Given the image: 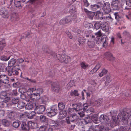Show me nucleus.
Masks as SVG:
<instances>
[{
  "label": "nucleus",
  "mask_w": 131,
  "mask_h": 131,
  "mask_svg": "<svg viewBox=\"0 0 131 131\" xmlns=\"http://www.w3.org/2000/svg\"><path fill=\"white\" fill-rule=\"evenodd\" d=\"M76 112L74 108H69L68 110V113L71 116L66 117V120L68 124H69V128L70 129H73L75 126V124L79 125L83 124V121L80 119L75 113Z\"/></svg>",
  "instance_id": "f257e3e1"
},
{
  "label": "nucleus",
  "mask_w": 131,
  "mask_h": 131,
  "mask_svg": "<svg viewBox=\"0 0 131 131\" xmlns=\"http://www.w3.org/2000/svg\"><path fill=\"white\" fill-rule=\"evenodd\" d=\"M66 34L68 35V37L70 39H72V38L73 36L71 32H69V31H66Z\"/></svg>",
  "instance_id": "864d4df0"
},
{
  "label": "nucleus",
  "mask_w": 131,
  "mask_h": 131,
  "mask_svg": "<svg viewBox=\"0 0 131 131\" xmlns=\"http://www.w3.org/2000/svg\"><path fill=\"white\" fill-rule=\"evenodd\" d=\"M126 2V5L129 7L131 6V0H124Z\"/></svg>",
  "instance_id": "5fc2aeb1"
},
{
  "label": "nucleus",
  "mask_w": 131,
  "mask_h": 131,
  "mask_svg": "<svg viewBox=\"0 0 131 131\" xmlns=\"http://www.w3.org/2000/svg\"><path fill=\"white\" fill-rule=\"evenodd\" d=\"M8 116L9 118L12 119H15L17 117V113L14 111H12L9 113Z\"/></svg>",
  "instance_id": "aec40b11"
},
{
  "label": "nucleus",
  "mask_w": 131,
  "mask_h": 131,
  "mask_svg": "<svg viewBox=\"0 0 131 131\" xmlns=\"http://www.w3.org/2000/svg\"><path fill=\"white\" fill-rule=\"evenodd\" d=\"M99 119L100 121L104 124H109V119L107 116L102 115L100 116Z\"/></svg>",
  "instance_id": "6e6552de"
},
{
  "label": "nucleus",
  "mask_w": 131,
  "mask_h": 131,
  "mask_svg": "<svg viewBox=\"0 0 131 131\" xmlns=\"http://www.w3.org/2000/svg\"><path fill=\"white\" fill-rule=\"evenodd\" d=\"M70 95L72 96H78L79 95V94L77 90H71L70 92Z\"/></svg>",
  "instance_id": "c85d7f7f"
},
{
  "label": "nucleus",
  "mask_w": 131,
  "mask_h": 131,
  "mask_svg": "<svg viewBox=\"0 0 131 131\" xmlns=\"http://www.w3.org/2000/svg\"><path fill=\"white\" fill-rule=\"evenodd\" d=\"M27 124L29 126V127L31 129H34L38 127L37 124L36 123L32 122L31 121L28 122Z\"/></svg>",
  "instance_id": "412c9836"
},
{
  "label": "nucleus",
  "mask_w": 131,
  "mask_h": 131,
  "mask_svg": "<svg viewBox=\"0 0 131 131\" xmlns=\"http://www.w3.org/2000/svg\"><path fill=\"white\" fill-rule=\"evenodd\" d=\"M25 79L31 83H36V80L34 79H30L28 78H25Z\"/></svg>",
  "instance_id": "4d7b16f0"
},
{
  "label": "nucleus",
  "mask_w": 131,
  "mask_h": 131,
  "mask_svg": "<svg viewBox=\"0 0 131 131\" xmlns=\"http://www.w3.org/2000/svg\"><path fill=\"white\" fill-rule=\"evenodd\" d=\"M13 0H6V3L7 5V7L9 8V6L12 3Z\"/></svg>",
  "instance_id": "09e8293b"
},
{
  "label": "nucleus",
  "mask_w": 131,
  "mask_h": 131,
  "mask_svg": "<svg viewBox=\"0 0 131 131\" xmlns=\"http://www.w3.org/2000/svg\"><path fill=\"white\" fill-rule=\"evenodd\" d=\"M36 90L35 88H29L27 91V93L28 95H32V93L33 91Z\"/></svg>",
  "instance_id": "7c9ffc66"
},
{
  "label": "nucleus",
  "mask_w": 131,
  "mask_h": 131,
  "mask_svg": "<svg viewBox=\"0 0 131 131\" xmlns=\"http://www.w3.org/2000/svg\"><path fill=\"white\" fill-rule=\"evenodd\" d=\"M50 122L52 123V126L54 127L55 128H56V127H58L59 125V123L57 121H54L53 120H51Z\"/></svg>",
  "instance_id": "f704fd0d"
},
{
  "label": "nucleus",
  "mask_w": 131,
  "mask_h": 131,
  "mask_svg": "<svg viewBox=\"0 0 131 131\" xmlns=\"http://www.w3.org/2000/svg\"><path fill=\"white\" fill-rule=\"evenodd\" d=\"M0 14L4 18H8L9 16L7 9L4 7L0 8Z\"/></svg>",
  "instance_id": "423d86ee"
},
{
  "label": "nucleus",
  "mask_w": 131,
  "mask_h": 131,
  "mask_svg": "<svg viewBox=\"0 0 131 131\" xmlns=\"http://www.w3.org/2000/svg\"><path fill=\"white\" fill-rule=\"evenodd\" d=\"M4 101L5 102V104H6V103L7 102H8L10 99V97L8 96H7L6 97H5V98H4L3 99Z\"/></svg>",
  "instance_id": "052dcab7"
},
{
  "label": "nucleus",
  "mask_w": 131,
  "mask_h": 131,
  "mask_svg": "<svg viewBox=\"0 0 131 131\" xmlns=\"http://www.w3.org/2000/svg\"><path fill=\"white\" fill-rule=\"evenodd\" d=\"M2 124L5 126H8L9 125L8 121L6 119H3L2 120Z\"/></svg>",
  "instance_id": "c9c22d12"
},
{
  "label": "nucleus",
  "mask_w": 131,
  "mask_h": 131,
  "mask_svg": "<svg viewBox=\"0 0 131 131\" xmlns=\"http://www.w3.org/2000/svg\"><path fill=\"white\" fill-rule=\"evenodd\" d=\"M45 110V108L44 106H38L36 107L35 109V112L36 114H42Z\"/></svg>",
  "instance_id": "9d476101"
},
{
  "label": "nucleus",
  "mask_w": 131,
  "mask_h": 131,
  "mask_svg": "<svg viewBox=\"0 0 131 131\" xmlns=\"http://www.w3.org/2000/svg\"><path fill=\"white\" fill-rule=\"evenodd\" d=\"M34 107V105L32 103H28L25 106L26 109L28 110H32Z\"/></svg>",
  "instance_id": "cd10ccee"
},
{
  "label": "nucleus",
  "mask_w": 131,
  "mask_h": 131,
  "mask_svg": "<svg viewBox=\"0 0 131 131\" xmlns=\"http://www.w3.org/2000/svg\"><path fill=\"white\" fill-rule=\"evenodd\" d=\"M91 35V34H89L86 35V36H85L87 38H89V39H88V47L90 48H94L95 47V41L96 42L97 44L99 43V42L95 39L94 36Z\"/></svg>",
  "instance_id": "20e7f679"
},
{
  "label": "nucleus",
  "mask_w": 131,
  "mask_h": 131,
  "mask_svg": "<svg viewBox=\"0 0 131 131\" xmlns=\"http://www.w3.org/2000/svg\"><path fill=\"white\" fill-rule=\"evenodd\" d=\"M51 89L54 92H58L60 89V86L56 82H54L51 84Z\"/></svg>",
  "instance_id": "f8f14e48"
},
{
  "label": "nucleus",
  "mask_w": 131,
  "mask_h": 131,
  "mask_svg": "<svg viewBox=\"0 0 131 131\" xmlns=\"http://www.w3.org/2000/svg\"><path fill=\"white\" fill-rule=\"evenodd\" d=\"M21 128L23 131H29V127L28 124L23 122L21 125Z\"/></svg>",
  "instance_id": "4be33fe9"
},
{
  "label": "nucleus",
  "mask_w": 131,
  "mask_h": 131,
  "mask_svg": "<svg viewBox=\"0 0 131 131\" xmlns=\"http://www.w3.org/2000/svg\"><path fill=\"white\" fill-rule=\"evenodd\" d=\"M94 68L92 70H91L90 72V74H93L94 73L97 71Z\"/></svg>",
  "instance_id": "69168bd1"
},
{
  "label": "nucleus",
  "mask_w": 131,
  "mask_h": 131,
  "mask_svg": "<svg viewBox=\"0 0 131 131\" xmlns=\"http://www.w3.org/2000/svg\"><path fill=\"white\" fill-rule=\"evenodd\" d=\"M57 110L53 108H48L47 110V114L49 117H52L56 115L57 113Z\"/></svg>",
  "instance_id": "0eeeda50"
},
{
  "label": "nucleus",
  "mask_w": 131,
  "mask_h": 131,
  "mask_svg": "<svg viewBox=\"0 0 131 131\" xmlns=\"http://www.w3.org/2000/svg\"><path fill=\"white\" fill-rule=\"evenodd\" d=\"M103 10L104 13L106 14H108L111 11L110 5L108 3H105Z\"/></svg>",
  "instance_id": "9b49d317"
},
{
  "label": "nucleus",
  "mask_w": 131,
  "mask_h": 131,
  "mask_svg": "<svg viewBox=\"0 0 131 131\" xmlns=\"http://www.w3.org/2000/svg\"><path fill=\"white\" fill-rule=\"evenodd\" d=\"M72 106L74 108L76 112L81 111L83 109V105L81 103L73 104H72Z\"/></svg>",
  "instance_id": "ddd939ff"
},
{
  "label": "nucleus",
  "mask_w": 131,
  "mask_h": 131,
  "mask_svg": "<svg viewBox=\"0 0 131 131\" xmlns=\"http://www.w3.org/2000/svg\"><path fill=\"white\" fill-rule=\"evenodd\" d=\"M40 94L38 92H37L33 93L32 95L34 97V99H35V97L36 99H39L40 98Z\"/></svg>",
  "instance_id": "37998d69"
},
{
  "label": "nucleus",
  "mask_w": 131,
  "mask_h": 131,
  "mask_svg": "<svg viewBox=\"0 0 131 131\" xmlns=\"http://www.w3.org/2000/svg\"><path fill=\"white\" fill-rule=\"evenodd\" d=\"M121 5V2L118 0L113 1L111 4V6L113 9L114 10H118L119 6Z\"/></svg>",
  "instance_id": "1a4fd4ad"
},
{
  "label": "nucleus",
  "mask_w": 131,
  "mask_h": 131,
  "mask_svg": "<svg viewBox=\"0 0 131 131\" xmlns=\"http://www.w3.org/2000/svg\"><path fill=\"white\" fill-rule=\"evenodd\" d=\"M43 91V89L41 88H38L37 90V92H38L40 94H42V93Z\"/></svg>",
  "instance_id": "338daca9"
},
{
  "label": "nucleus",
  "mask_w": 131,
  "mask_h": 131,
  "mask_svg": "<svg viewBox=\"0 0 131 131\" xmlns=\"http://www.w3.org/2000/svg\"><path fill=\"white\" fill-rule=\"evenodd\" d=\"M83 2L84 3V5L86 7H88L90 5L87 0H83Z\"/></svg>",
  "instance_id": "13d9d810"
},
{
  "label": "nucleus",
  "mask_w": 131,
  "mask_h": 131,
  "mask_svg": "<svg viewBox=\"0 0 131 131\" xmlns=\"http://www.w3.org/2000/svg\"><path fill=\"white\" fill-rule=\"evenodd\" d=\"M106 81L108 83H110L111 81L110 76V75H107L106 76Z\"/></svg>",
  "instance_id": "680f3d73"
},
{
  "label": "nucleus",
  "mask_w": 131,
  "mask_h": 131,
  "mask_svg": "<svg viewBox=\"0 0 131 131\" xmlns=\"http://www.w3.org/2000/svg\"><path fill=\"white\" fill-rule=\"evenodd\" d=\"M99 7V6L96 4L91 5L90 6V9L93 11H95Z\"/></svg>",
  "instance_id": "c756f323"
},
{
  "label": "nucleus",
  "mask_w": 131,
  "mask_h": 131,
  "mask_svg": "<svg viewBox=\"0 0 131 131\" xmlns=\"http://www.w3.org/2000/svg\"><path fill=\"white\" fill-rule=\"evenodd\" d=\"M15 4L16 7H19L21 6V2L20 1H18Z\"/></svg>",
  "instance_id": "774afa93"
},
{
  "label": "nucleus",
  "mask_w": 131,
  "mask_h": 131,
  "mask_svg": "<svg viewBox=\"0 0 131 131\" xmlns=\"http://www.w3.org/2000/svg\"><path fill=\"white\" fill-rule=\"evenodd\" d=\"M129 128L127 126H121L119 129V131H126L129 130Z\"/></svg>",
  "instance_id": "473e14b6"
},
{
  "label": "nucleus",
  "mask_w": 131,
  "mask_h": 131,
  "mask_svg": "<svg viewBox=\"0 0 131 131\" xmlns=\"http://www.w3.org/2000/svg\"><path fill=\"white\" fill-rule=\"evenodd\" d=\"M83 110L84 111H85L88 107V104L86 103L84 104L83 105Z\"/></svg>",
  "instance_id": "bf43d9fd"
},
{
  "label": "nucleus",
  "mask_w": 131,
  "mask_h": 131,
  "mask_svg": "<svg viewBox=\"0 0 131 131\" xmlns=\"http://www.w3.org/2000/svg\"><path fill=\"white\" fill-rule=\"evenodd\" d=\"M47 127L46 125L41 126L39 128L40 131H45Z\"/></svg>",
  "instance_id": "6e6d98bb"
},
{
  "label": "nucleus",
  "mask_w": 131,
  "mask_h": 131,
  "mask_svg": "<svg viewBox=\"0 0 131 131\" xmlns=\"http://www.w3.org/2000/svg\"><path fill=\"white\" fill-rule=\"evenodd\" d=\"M41 100L42 103L44 104H46V103L48 101V99L46 96H44L42 97Z\"/></svg>",
  "instance_id": "58836bf2"
},
{
  "label": "nucleus",
  "mask_w": 131,
  "mask_h": 131,
  "mask_svg": "<svg viewBox=\"0 0 131 131\" xmlns=\"http://www.w3.org/2000/svg\"><path fill=\"white\" fill-rule=\"evenodd\" d=\"M40 121L42 122H44L46 120V116L43 115H41L40 117Z\"/></svg>",
  "instance_id": "a18cd8bd"
},
{
  "label": "nucleus",
  "mask_w": 131,
  "mask_h": 131,
  "mask_svg": "<svg viewBox=\"0 0 131 131\" xmlns=\"http://www.w3.org/2000/svg\"><path fill=\"white\" fill-rule=\"evenodd\" d=\"M96 17L98 19H103V13L100 11H97L96 12Z\"/></svg>",
  "instance_id": "bb28decb"
},
{
  "label": "nucleus",
  "mask_w": 131,
  "mask_h": 131,
  "mask_svg": "<svg viewBox=\"0 0 131 131\" xmlns=\"http://www.w3.org/2000/svg\"><path fill=\"white\" fill-rule=\"evenodd\" d=\"M80 66L82 69H85L89 67V64L84 61L80 63Z\"/></svg>",
  "instance_id": "b1692460"
},
{
  "label": "nucleus",
  "mask_w": 131,
  "mask_h": 131,
  "mask_svg": "<svg viewBox=\"0 0 131 131\" xmlns=\"http://www.w3.org/2000/svg\"><path fill=\"white\" fill-rule=\"evenodd\" d=\"M83 120L86 124L91 122V120L89 117H87L84 118Z\"/></svg>",
  "instance_id": "c03bdc74"
},
{
  "label": "nucleus",
  "mask_w": 131,
  "mask_h": 131,
  "mask_svg": "<svg viewBox=\"0 0 131 131\" xmlns=\"http://www.w3.org/2000/svg\"><path fill=\"white\" fill-rule=\"evenodd\" d=\"M5 112L3 110H0V116L2 117L4 116Z\"/></svg>",
  "instance_id": "e2e57ef3"
},
{
  "label": "nucleus",
  "mask_w": 131,
  "mask_h": 131,
  "mask_svg": "<svg viewBox=\"0 0 131 131\" xmlns=\"http://www.w3.org/2000/svg\"><path fill=\"white\" fill-rule=\"evenodd\" d=\"M85 38L83 37H80L78 40V41L79 43L78 44L79 46L81 44L82 45L85 41Z\"/></svg>",
  "instance_id": "393cba45"
},
{
  "label": "nucleus",
  "mask_w": 131,
  "mask_h": 131,
  "mask_svg": "<svg viewBox=\"0 0 131 131\" xmlns=\"http://www.w3.org/2000/svg\"><path fill=\"white\" fill-rule=\"evenodd\" d=\"M122 121L125 125L128 124V123L131 125V114H130L127 112L125 111L121 112L119 113L117 118L113 119L112 122L110 123V126L113 127L118 125L119 122Z\"/></svg>",
  "instance_id": "f03ea898"
},
{
  "label": "nucleus",
  "mask_w": 131,
  "mask_h": 131,
  "mask_svg": "<svg viewBox=\"0 0 131 131\" xmlns=\"http://www.w3.org/2000/svg\"><path fill=\"white\" fill-rule=\"evenodd\" d=\"M59 109L60 110H63L65 107V105L63 103L61 102L58 104Z\"/></svg>",
  "instance_id": "72a5a7b5"
},
{
  "label": "nucleus",
  "mask_w": 131,
  "mask_h": 131,
  "mask_svg": "<svg viewBox=\"0 0 131 131\" xmlns=\"http://www.w3.org/2000/svg\"><path fill=\"white\" fill-rule=\"evenodd\" d=\"M72 20V18L70 17H68L62 19L60 21L61 25L65 24L70 22Z\"/></svg>",
  "instance_id": "2eb2a0df"
},
{
  "label": "nucleus",
  "mask_w": 131,
  "mask_h": 131,
  "mask_svg": "<svg viewBox=\"0 0 131 131\" xmlns=\"http://www.w3.org/2000/svg\"><path fill=\"white\" fill-rule=\"evenodd\" d=\"M75 82L74 80H71L70 81V82L68 84V85L70 87H71L74 85Z\"/></svg>",
  "instance_id": "603ef678"
},
{
  "label": "nucleus",
  "mask_w": 131,
  "mask_h": 131,
  "mask_svg": "<svg viewBox=\"0 0 131 131\" xmlns=\"http://www.w3.org/2000/svg\"><path fill=\"white\" fill-rule=\"evenodd\" d=\"M7 96V93L5 91L2 92L0 93V97L2 99H3Z\"/></svg>",
  "instance_id": "4c0bfd02"
},
{
  "label": "nucleus",
  "mask_w": 131,
  "mask_h": 131,
  "mask_svg": "<svg viewBox=\"0 0 131 131\" xmlns=\"http://www.w3.org/2000/svg\"><path fill=\"white\" fill-rule=\"evenodd\" d=\"M100 27H101V24L99 22H96L94 25V28L96 29H99Z\"/></svg>",
  "instance_id": "e433bc0d"
},
{
  "label": "nucleus",
  "mask_w": 131,
  "mask_h": 131,
  "mask_svg": "<svg viewBox=\"0 0 131 131\" xmlns=\"http://www.w3.org/2000/svg\"><path fill=\"white\" fill-rule=\"evenodd\" d=\"M9 78L7 75L3 74L0 75V80L2 83L7 84L9 83Z\"/></svg>",
  "instance_id": "4468645a"
},
{
  "label": "nucleus",
  "mask_w": 131,
  "mask_h": 131,
  "mask_svg": "<svg viewBox=\"0 0 131 131\" xmlns=\"http://www.w3.org/2000/svg\"><path fill=\"white\" fill-rule=\"evenodd\" d=\"M84 11L86 14L87 15L88 18H92L95 14L94 13L91 11H89L87 9L84 8Z\"/></svg>",
  "instance_id": "a211bd4d"
},
{
  "label": "nucleus",
  "mask_w": 131,
  "mask_h": 131,
  "mask_svg": "<svg viewBox=\"0 0 131 131\" xmlns=\"http://www.w3.org/2000/svg\"><path fill=\"white\" fill-rule=\"evenodd\" d=\"M25 103L23 102H18L17 105V107L21 109L24 107Z\"/></svg>",
  "instance_id": "2f4dec72"
},
{
  "label": "nucleus",
  "mask_w": 131,
  "mask_h": 131,
  "mask_svg": "<svg viewBox=\"0 0 131 131\" xmlns=\"http://www.w3.org/2000/svg\"><path fill=\"white\" fill-rule=\"evenodd\" d=\"M35 112H32L31 113L28 115V117L30 119L32 118L35 115Z\"/></svg>",
  "instance_id": "3c124183"
},
{
  "label": "nucleus",
  "mask_w": 131,
  "mask_h": 131,
  "mask_svg": "<svg viewBox=\"0 0 131 131\" xmlns=\"http://www.w3.org/2000/svg\"><path fill=\"white\" fill-rule=\"evenodd\" d=\"M16 60L14 59H12L8 62V66L6 68V72L9 76L12 75H17L19 74L18 71L20 70L18 68H13L12 67L16 63Z\"/></svg>",
  "instance_id": "7ed1b4c3"
},
{
  "label": "nucleus",
  "mask_w": 131,
  "mask_h": 131,
  "mask_svg": "<svg viewBox=\"0 0 131 131\" xmlns=\"http://www.w3.org/2000/svg\"><path fill=\"white\" fill-rule=\"evenodd\" d=\"M19 99H13L12 100V102L13 104L14 105L16 104L18 102Z\"/></svg>",
  "instance_id": "de8ad7c7"
},
{
  "label": "nucleus",
  "mask_w": 131,
  "mask_h": 131,
  "mask_svg": "<svg viewBox=\"0 0 131 131\" xmlns=\"http://www.w3.org/2000/svg\"><path fill=\"white\" fill-rule=\"evenodd\" d=\"M95 35L97 37V38L98 39V40H99L100 39L99 38L101 37L102 35L101 33V30H100L98 31V32H96L95 33Z\"/></svg>",
  "instance_id": "a19ab883"
},
{
  "label": "nucleus",
  "mask_w": 131,
  "mask_h": 131,
  "mask_svg": "<svg viewBox=\"0 0 131 131\" xmlns=\"http://www.w3.org/2000/svg\"><path fill=\"white\" fill-rule=\"evenodd\" d=\"M78 111V113L80 115V117H83L85 115L84 113V111Z\"/></svg>",
  "instance_id": "8fccbe9b"
},
{
  "label": "nucleus",
  "mask_w": 131,
  "mask_h": 131,
  "mask_svg": "<svg viewBox=\"0 0 131 131\" xmlns=\"http://www.w3.org/2000/svg\"><path fill=\"white\" fill-rule=\"evenodd\" d=\"M101 28L103 31L108 32L109 30L108 24L106 22H103L101 23Z\"/></svg>",
  "instance_id": "dca6fc26"
},
{
  "label": "nucleus",
  "mask_w": 131,
  "mask_h": 131,
  "mask_svg": "<svg viewBox=\"0 0 131 131\" xmlns=\"http://www.w3.org/2000/svg\"><path fill=\"white\" fill-rule=\"evenodd\" d=\"M107 70L105 69H103L101 72L99 74V76L100 77H102L104 75L106 74L107 72Z\"/></svg>",
  "instance_id": "ea45409f"
},
{
  "label": "nucleus",
  "mask_w": 131,
  "mask_h": 131,
  "mask_svg": "<svg viewBox=\"0 0 131 131\" xmlns=\"http://www.w3.org/2000/svg\"><path fill=\"white\" fill-rule=\"evenodd\" d=\"M67 114L66 111L65 110H62L59 113L58 115L59 119H61L65 117Z\"/></svg>",
  "instance_id": "6ab92c4d"
},
{
  "label": "nucleus",
  "mask_w": 131,
  "mask_h": 131,
  "mask_svg": "<svg viewBox=\"0 0 131 131\" xmlns=\"http://www.w3.org/2000/svg\"><path fill=\"white\" fill-rule=\"evenodd\" d=\"M56 56L58 59L62 62L67 63L71 61L70 57L66 55L57 54Z\"/></svg>",
  "instance_id": "39448f33"
},
{
  "label": "nucleus",
  "mask_w": 131,
  "mask_h": 131,
  "mask_svg": "<svg viewBox=\"0 0 131 131\" xmlns=\"http://www.w3.org/2000/svg\"><path fill=\"white\" fill-rule=\"evenodd\" d=\"M5 45V40L4 38H3L1 41H0V50H2Z\"/></svg>",
  "instance_id": "a878e982"
},
{
  "label": "nucleus",
  "mask_w": 131,
  "mask_h": 131,
  "mask_svg": "<svg viewBox=\"0 0 131 131\" xmlns=\"http://www.w3.org/2000/svg\"><path fill=\"white\" fill-rule=\"evenodd\" d=\"M104 57L109 60H113L115 59L112 54L110 52H106L104 54Z\"/></svg>",
  "instance_id": "f3484780"
},
{
  "label": "nucleus",
  "mask_w": 131,
  "mask_h": 131,
  "mask_svg": "<svg viewBox=\"0 0 131 131\" xmlns=\"http://www.w3.org/2000/svg\"><path fill=\"white\" fill-rule=\"evenodd\" d=\"M101 66V65L100 64L98 63L95 66L94 68L97 71V70L100 68Z\"/></svg>",
  "instance_id": "0e129e2a"
},
{
  "label": "nucleus",
  "mask_w": 131,
  "mask_h": 131,
  "mask_svg": "<svg viewBox=\"0 0 131 131\" xmlns=\"http://www.w3.org/2000/svg\"><path fill=\"white\" fill-rule=\"evenodd\" d=\"M20 124L19 121H17L15 122H14L13 123V127L15 128H18L19 125Z\"/></svg>",
  "instance_id": "79ce46f5"
},
{
  "label": "nucleus",
  "mask_w": 131,
  "mask_h": 131,
  "mask_svg": "<svg viewBox=\"0 0 131 131\" xmlns=\"http://www.w3.org/2000/svg\"><path fill=\"white\" fill-rule=\"evenodd\" d=\"M10 57H9L8 58L5 56H3L1 57V59L2 60L6 61L8 60L10 58Z\"/></svg>",
  "instance_id": "49530a36"
},
{
  "label": "nucleus",
  "mask_w": 131,
  "mask_h": 131,
  "mask_svg": "<svg viewBox=\"0 0 131 131\" xmlns=\"http://www.w3.org/2000/svg\"><path fill=\"white\" fill-rule=\"evenodd\" d=\"M100 40H101V42L103 43V46L104 47H106L108 45V39L106 37L103 38L102 39H101Z\"/></svg>",
  "instance_id": "5701e85b"
}]
</instances>
